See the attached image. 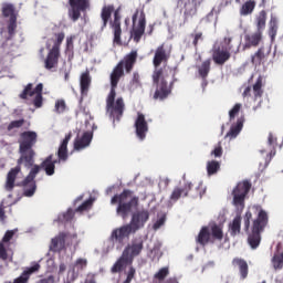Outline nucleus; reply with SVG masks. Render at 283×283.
Returning a JSON list of instances; mask_svg holds the SVG:
<instances>
[{
  "mask_svg": "<svg viewBox=\"0 0 283 283\" xmlns=\"http://www.w3.org/2000/svg\"><path fill=\"white\" fill-rule=\"evenodd\" d=\"M138 59V50H130L125 56L118 61V63L113 67L111 74H109V82H111V90L109 94L106 98V112H108L109 116L113 118H122L124 111H125V102L123 97H117L116 102V95H117V87L118 83L125 74V70L127 73H130Z\"/></svg>",
  "mask_w": 283,
  "mask_h": 283,
  "instance_id": "f257e3e1",
  "label": "nucleus"
},
{
  "mask_svg": "<svg viewBox=\"0 0 283 283\" xmlns=\"http://www.w3.org/2000/svg\"><path fill=\"white\" fill-rule=\"evenodd\" d=\"M170 56L171 52L165 43L158 45L154 53V71L151 74L153 83L156 84L154 98H159V101H165L171 94L174 87L175 80L170 81V83L167 81L169 74L174 72L171 65L168 63Z\"/></svg>",
  "mask_w": 283,
  "mask_h": 283,
  "instance_id": "f03ea898",
  "label": "nucleus"
},
{
  "mask_svg": "<svg viewBox=\"0 0 283 283\" xmlns=\"http://www.w3.org/2000/svg\"><path fill=\"white\" fill-rule=\"evenodd\" d=\"M144 249L145 241L143 237H135L132 239L130 243L123 250L119 259H117V261L112 266V273L117 274L118 272H123L124 268L130 265L127 272V276L123 283H132L133 279L136 276V268L133 266L134 259L136 256H140Z\"/></svg>",
  "mask_w": 283,
  "mask_h": 283,
  "instance_id": "7ed1b4c3",
  "label": "nucleus"
},
{
  "mask_svg": "<svg viewBox=\"0 0 283 283\" xmlns=\"http://www.w3.org/2000/svg\"><path fill=\"white\" fill-rule=\"evenodd\" d=\"M149 219V210H146L145 208L142 210H136V212H133L129 223H126V226H120V228H115V230L112 231L109 241L112 243L123 245L125 243V239H130V234H136L138 230L145 228Z\"/></svg>",
  "mask_w": 283,
  "mask_h": 283,
  "instance_id": "20e7f679",
  "label": "nucleus"
},
{
  "mask_svg": "<svg viewBox=\"0 0 283 283\" xmlns=\"http://www.w3.org/2000/svg\"><path fill=\"white\" fill-rule=\"evenodd\" d=\"M252 219L253 214L250 210H248L243 217L244 230L248 233L249 245L252 248V250H256L262 241V232H264L265 228L269 226L270 217L266 210L261 209L255 219H253V221Z\"/></svg>",
  "mask_w": 283,
  "mask_h": 283,
  "instance_id": "39448f33",
  "label": "nucleus"
},
{
  "mask_svg": "<svg viewBox=\"0 0 283 283\" xmlns=\"http://www.w3.org/2000/svg\"><path fill=\"white\" fill-rule=\"evenodd\" d=\"M139 197L134 195L133 190L125 189L120 195H114L111 199L112 206H117L116 213L122 219H127L133 210L139 207Z\"/></svg>",
  "mask_w": 283,
  "mask_h": 283,
  "instance_id": "423d86ee",
  "label": "nucleus"
},
{
  "mask_svg": "<svg viewBox=\"0 0 283 283\" xmlns=\"http://www.w3.org/2000/svg\"><path fill=\"white\" fill-rule=\"evenodd\" d=\"M36 143V133L24 132L20 139V154L21 157L18 160L19 165H24V167H32L34 165V150L32 146Z\"/></svg>",
  "mask_w": 283,
  "mask_h": 283,
  "instance_id": "0eeeda50",
  "label": "nucleus"
},
{
  "mask_svg": "<svg viewBox=\"0 0 283 283\" xmlns=\"http://www.w3.org/2000/svg\"><path fill=\"white\" fill-rule=\"evenodd\" d=\"M65 39V32L56 33L54 39L46 42V48H52L44 61V67L46 70H56L59 65V48H61V43Z\"/></svg>",
  "mask_w": 283,
  "mask_h": 283,
  "instance_id": "6e6552de",
  "label": "nucleus"
},
{
  "mask_svg": "<svg viewBox=\"0 0 283 283\" xmlns=\"http://www.w3.org/2000/svg\"><path fill=\"white\" fill-rule=\"evenodd\" d=\"M133 21V29L130 31V36L136 43H139L142 36L145 34L146 31V12L144 8H137L132 17Z\"/></svg>",
  "mask_w": 283,
  "mask_h": 283,
  "instance_id": "1a4fd4ad",
  "label": "nucleus"
},
{
  "mask_svg": "<svg viewBox=\"0 0 283 283\" xmlns=\"http://www.w3.org/2000/svg\"><path fill=\"white\" fill-rule=\"evenodd\" d=\"M189 192L191 197L197 198L199 197L202 199V197L206 195V188L202 186V184H198L196 186V190L193 192V184L187 182L185 184L184 188H175L170 195V201H178L180 197H189Z\"/></svg>",
  "mask_w": 283,
  "mask_h": 283,
  "instance_id": "9d476101",
  "label": "nucleus"
},
{
  "mask_svg": "<svg viewBox=\"0 0 283 283\" xmlns=\"http://www.w3.org/2000/svg\"><path fill=\"white\" fill-rule=\"evenodd\" d=\"M252 188V184L248 180L240 181L235 188L232 190V197H233V206L237 208H240L241 210H244L245 208V198L249 195L250 190Z\"/></svg>",
  "mask_w": 283,
  "mask_h": 283,
  "instance_id": "9b49d317",
  "label": "nucleus"
},
{
  "mask_svg": "<svg viewBox=\"0 0 283 283\" xmlns=\"http://www.w3.org/2000/svg\"><path fill=\"white\" fill-rule=\"evenodd\" d=\"M113 12H114V21L112 23L113 28L122 24L120 8H116L115 10L114 3H108V6H103L101 10V19H102L101 30H105V28H107V23L112 19Z\"/></svg>",
  "mask_w": 283,
  "mask_h": 283,
  "instance_id": "f8f14e48",
  "label": "nucleus"
},
{
  "mask_svg": "<svg viewBox=\"0 0 283 283\" xmlns=\"http://www.w3.org/2000/svg\"><path fill=\"white\" fill-rule=\"evenodd\" d=\"M39 171H41V166H33L27 178L22 181L23 196L25 198H32L36 193V181H34V178H36Z\"/></svg>",
  "mask_w": 283,
  "mask_h": 283,
  "instance_id": "ddd939ff",
  "label": "nucleus"
},
{
  "mask_svg": "<svg viewBox=\"0 0 283 283\" xmlns=\"http://www.w3.org/2000/svg\"><path fill=\"white\" fill-rule=\"evenodd\" d=\"M43 84H38L36 87L32 91V84H28L24 91L20 94V98H28L30 96L33 98V105L35 107L43 106Z\"/></svg>",
  "mask_w": 283,
  "mask_h": 283,
  "instance_id": "4468645a",
  "label": "nucleus"
},
{
  "mask_svg": "<svg viewBox=\"0 0 283 283\" xmlns=\"http://www.w3.org/2000/svg\"><path fill=\"white\" fill-rule=\"evenodd\" d=\"M203 3L205 0H177V6H184V21H189L190 17L198 14Z\"/></svg>",
  "mask_w": 283,
  "mask_h": 283,
  "instance_id": "2eb2a0df",
  "label": "nucleus"
},
{
  "mask_svg": "<svg viewBox=\"0 0 283 283\" xmlns=\"http://www.w3.org/2000/svg\"><path fill=\"white\" fill-rule=\"evenodd\" d=\"M134 126L137 138H139L140 142H144L147 136V132H149V124L144 113H137Z\"/></svg>",
  "mask_w": 283,
  "mask_h": 283,
  "instance_id": "dca6fc26",
  "label": "nucleus"
},
{
  "mask_svg": "<svg viewBox=\"0 0 283 283\" xmlns=\"http://www.w3.org/2000/svg\"><path fill=\"white\" fill-rule=\"evenodd\" d=\"M67 233L61 232L60 234L51 239L49 251H52L53 253H63V251L67 249V244L65 243L67 240Z\"/></svg>",
  "mask_w": 283,
  "mask_h": 283,
  "instance_id": "f3484780",
  "label": "nucleus"
},
{
  "mask_svg": "<svg viewBox=\"0 0 283 283\" xmlns=\"http://www.w3.org/2000/svg\"><path fill=\"white\" fill-rule=\"evenodd\" d=\"M231 57V52L221 45H213L212 59L218 65H223Z\"/></svg>",
  "mask_w": 283,
  "mask_h": 283,
  "instance_id": "a211bd4d",
  "label": "nucleus"
},
{
  "mask_svg": "<svg viewBox=\"0 0 283 283\" xmlns=\"http://www.w3.org/2000/svg\"><path fill=\"white\" fill-rule=\"evenodd\" d=\"M23 174H21V167H15L9 171L7 175V181H6V190L12 191L14 189V182L19 185V178H22Z\"/></svg>",
  "mask_w": 283,
  "mask_h": 283,
  "instance_id": "6ab92c4d",
  "label": "nucleus"
},
{
  "mask_svg": "<svg viewBox=\"0 0 283 283\" xmlns=\"http://www.w3.org/2000/svg\"><path fill=\"white\" fill-rule=\"evenodd\" d=\"M91 8L90 0H73V21H77L82 12H87Z\"/></svg>",
  "mask_w": 283,
  "mask_h": 283,
  "instance_id": "aec40b11",
  "label": "nucleus"
},
{
  "mask_svg": "<svg viewBox=\"0 0 283 283\" xmlns=\"http://www.w3.org/2000/svg\"><path fill=\"white\" fill-rule=\"evenodd\" d=\"M93 136V133L87 130V133H84L82 137H77L74 142V150H84L87 148L90 144H92Z\"/></svg>",
  "mask_w": 283,
  "mask_h": 283,
  "instance_id": "412c9836",
  "label": "nucleus"
},
{
  "mask_svg": "<svg viewBox=\"0 0 283 283\" xmlns=\"http://www.w3.org/2000/svg\"><path fill=\"white\" fill-rule=\"evenodd\" d=\"M266 19H268L266 10H260V12L255 17L258 34H260V43L263 39V31L266 28Z\"/></svg>",
  "mask_w": 283,
  "mask_h": 283,
  "instance_id": "4be33fe9",
  "label": "nucleus"
},
{
  "mask_svg": "<svg viewBox=\"0 0 283 283\" xmlns=\"http://www.w3.org/2000/svg\"><path fill=\"white\" fill-rule=\"evenodd\" d=\"M260 34H259V30L256 28L255 32H250L248 34L244 35V44H243V49L248 50L250 48H256L258 45H260Z\"/></svg>",
  "mask_w": 283,
  "mask_h": 283,
  "instance_id": "5701e85b",
  "label": "nucleus"
},
{
  "mask_svg": "<svg viewBox=\"0 0 283 283\" xmlns=\"http://www.w3.org/2000/svg\"><path fill=\"white\" fill-rule=\"evenodd\" d=\"M92 85V76L90 70L82 72L80 76V87L82 94H88V90Z\"/></svg>",
  "mask_w": 283,
  "mask_h": 283,
  "instance_id": "b1692460",
  "label": "nucleus"
},
{
  "mask_svg": "<svg viewBox=\"0 0 283 283\" xmlns=\"http://www.w3.org/2000/svg\"><path fill=\"white\" fill-rule=\"evenodd\" d=\"M88 265L87 259H76V261L73 264V282L78 279L81 274H83L84 270H86Z\"/></svg>",
  "mask_w": 283,
  "mask_h": 283,
  "instance_id": "393cba45",
  "label": "nucleus"
},
{
  "mask_svg": "<svg viewBox=\"0 0 283 283\" xmlns=\"http://www.w3.org/2000/svg\"><path fill=\"white\" fill-rule=\"evenodd\" d=\"M268 56L269 53L265 52L264 45H261V48H259L256 52L252 54L251 61L253 65H262V63H265V61H268Z\"/></svg>",
  "mask_w": 283,
  "mask_h": 283,
  "instance_id": "a878e982",
  "label": "nucleus"
},
{
  "mask_svg": "<svg viewBox=\"0 0 283 283\" xmlns=\"http://www.w3.org/2000/svg\"><path fill=\"white\" fill-rule=\"evenodd\" d=\"M196 241L200 245H207L208 243H211L212 240H211V230H210V228H208L207 226L201 228Z\"/></svg>",
  "mask_w": 283,
  "mask_h": 283,
  "instance_id": "bb28decb",
  "label": "nucleus"
},
{
  "mask_svg": "<svg viewBox=\"0 0 283 283\" xmlns=\"http://www.w3.org/2000/svg\"><path fill=\"white\" fill-rule=\"evenodd\" d=\"M241 223L242 217L240 214H237L231 223H229V233L231 237H238L239 234H241Z\"/></svg>",
  "mask_w": 283,
  "mask_h": 283,
  "instance_id": "cd10ccee",
  "label": "nucleus"
},
{
  "mask_svg": "<svg viewBox=\"0 0 283 283\" xmlns=\"http://www.w3.org/2000/svg\"><path fill=\"white\" fill-rule=\"evenodd\" d=\"M210 234H211L210 243H214V241H222L224 237L222 226H218L217 223H213L210 227Z\"/></svg>",
  "mask_w": 283,
  "mask_h": 283,
  "instance_id": "c85d7f7f",
  "label": "nucleus"
},
{
  "mask_svg": "<svg viewBox=\"0 0 283 283\" xmlns=\"http://www.w3.org/2000/svg\"><path fill=\"white\" fill-rule=\"evenodd\" d=\"M70 138L71 136L67 135L59 147V150H57L59 163H65V160H67V143H70Z\"/></svg>",
  "mask_w": 283,
  "mask_h": 283,
  "instance_id": "c756f323",
  "label": "nucleus"
},
{
  "mask_svg": "<svg viewBox=\"0 0 283 283\" xmlns=\"http://www.w3.org/2000/svg\"><path fill=\"white\" fill-rule=\"evenodd\" d=\"M59 163V160L54 159V157L49 156L43 163L42 167L46 174V176H54V168L55 164Z\"/></svg>",
  "mask_w": 283,
  "mask_h": 283,
  "instance_id": "7c9ffc66",
  "label": "nucleus"
},
{
  "mask_svg": "<svg viewBox=\"0 0 283 283\" xmlns=\"http://www.w3.org/2000/svg\"><path fill=\"white\" fill-rule=\"evenodd\" d=\"M263 94H264L263 76L260 74V76H258V78L253 85L254 101H256V98H262Z\"/></svg>",
  "mask_w": 283,
  "mask_h": 283,
  "instance_id": "2f4dec72",
  "label": "nucleus"
},
{
  "mask_svg": "<svg viewBox=\"0 0 283 283\" xmlns=\"http://www.w3.org/2000/svg\"><path fill=\"white\" fill-rule=\"evenodd\" d=\"M14 235V231H7L2 242L0 243V258L1 260H7L8 254L6 253V243L10 242L12 240V237Z\"/></svg>",
  "mask_w": 283,
  "mask_h": 283,
  "instance_id": "473e14b6",
  "label": "nucleus"
},
{
  "mask_svg": "<svg viewBox=\"0 0 283 283\" xmlns=\"http://www.w3.org/2000/svg\"><path fill=\"white\" fill-rule=\"evenodd\" d=\"M244 123V117H239L235 124H232L230 130L227 133V136L230 138H235L240 134Z\"/></svg>",
  "mask_w": 283,
  "mask_h": 283,
  "instance_id": "72a5a7b5",
  "label": "nucleus"
},
{
  "mask_svg": "<svg viewBox=\"0 0 283 283\" xmlns=\"http://www.w3.org/2000/svg\"><path fill=\"white\" fill-rule=\"evenodd\" d=\"M211 70V59L202 61L201 65H198V72L201 78L207 80V76Z\"/></svg>",
  "mask_w": 283,
  "mask_h": 283,
  "instance_id": "f704fd0d",
  "label": "nucleus"
},
{
  "mask_svg": "<svg viewBox=\"0 0 283 283\" xmlns=\"http://www.w3.org/2000/svg\"><path fill=\"white\" fill-rule=\"evenodd\" d=\"M233 265H238L240 270V274L242 279H247L249 274V265L244 259H233L232 261Z\"/></svg>",
  "mask_w": 283,
  "mask_h": 283,
  "instance_id": "c9c22d12",
  "label": "nucleus"
},
{
  "mask_svg": "<svg viewBox=\"0 0 283 283\" xmlns=\"http://www.w3.org/2000/svg\"><path fill=\"white\" fill-rule=\"evenodd\" d=\"M233 265H238L240 270V274L242 279H247L249 274V265L244 259H233L232 261Z\"/></svg>",
  "mask_w": 283,
  "mask_h": 283,
  "instance_id": "e433bc0d",
  "label": "nucleus"
},
{
  "mask_svg": "<svg viewBox=\"0 0 283 283\" xmlns=\"http://www.w3.org/2000/svg\"><path fill=\"white\" fill-rule=\"evenodd\" d=\"M10 198H12V196L9 195V197L7 199H3L1 205H0V220H1V222H6V209H8V207H12V205H14V201H12Z\"/></svg>",
  "mask_w": 283,
  "mask_h": 283,
  "instance_id": "4c0bfd02",
  "label": "nucleus"
},
{
  "mask_svg": "<svg viewBox=\"0 0 283 283\" xmlns=\"http://www.w3.org/2000/svg\"><path fill=\"white\" fill-rule=\"evenodd\" d=\"M255 6H256V1L255 0L244 1V3H242V6L240 8V13L244 14V15L252 14Z\"/></svg>",
  "mask_w": 283,
  "mask_h": 283,
  "instance_id": "58836bf2",
  "label": "nucleus"
},
{
  "mask_svg": "<svg viewBox=\"0 0 283 283\" xmlns=\"http://www.w3.org/2000/svg\"><path fill=\"white\" fill-rule=\"evenodd\" d=\"M277 30H279V21L276 19V17H271L270 18V23H269V34L272 39V41H274L276 34H277Z\"/></svg>",
  "mask_w": 283,
  "mask_h": 283,
  "instance_id": "ea45409f",
  "label": "nucleus"
},
{
  "mask_svg": "<svg viewBox=\"0 0 283 283\" xmlns=\"http://www.w3.org/2000/svg\"><path fill=\"white\" fill-rule=\"evenodd\" d=\"M2 14L3 17H7L10 19V21L17 20V12L14 11V6L10 4V3H6L2 7Z\"/></svg>",
  "mask_w": 283,
  "mask_h": 283,
  "instance_id": "a19ab883",
  "label": "nucleus"
},
{
  "mask_svg": "<svg viewBox=\"0 0 283 283\" xmlns=\"http://www.w3.org/2000/svg\"><path fill=\"white\" fill-rule=\"evenodd\" d=\"M57 221L62 224H72V208H69L67 210L61 212L57 216Z\"/></svg>",
  "mask_w": 283,
  "mask_h": 283,
  "instance_id": "79ce46f5",
  "label": "nucleus"
},
{
  "mask_svg": "<svg viewBox=\"0 0 283 283\" xmlns=\"http://www.w3.org/2000/svg\"><path fill=\"white\" fill-rule=\"evenodd\" d=\"M93 206H94V199L92 198L87 199L75 209V212H80V214H83L84 212H88L90 210H92Z\"/></svg>",
  "mask_w": 283,
  "mask_h": 283,
  "instance_id": "37998d69",
  "label": "nucleus"
},
{
  "mask_svg": "<svg viewBox=\"0 0 283 283\" xmlns=\"http://www.w3.org/2000/svg\"><path fill=\"white\" fill-rule=\"evenodd\" d=\"M221 168V164L219 161H208L207 164V172L209 175V177H211L212 175H217V172H219Z\"/></svg>",
  "mask_w": 283,
  "mask_h": 283,
  "instance_id": "c03bdc74",
  "label": "nucleus"
},
{
  "mask_svg": "<svg viewBox=\"0 0 283 283\" xmlns=\"http://www.w3.org/2000/svg\"><path fill=\"white\" fill-rule=\"evenodd\" d=\"M169 276V268H161L154 274V279L158 281V283H166L165 279Z\"/></svg>",
  "mask_w": 283,
  "mask_h": 283,
  "instance_id": "a18cd8bd",
  "label": "nucleus"
},
{
  "mask_svg": "<svg viewBox=\"0 0 283 283\" xmlns=\"http://www.w3.org/2000/svg\"><path fill=\"white\" fill-rule=\"evenodd\" d=\"M272 265H273L274 270L283 269V252L281 254H275L272 258Z\"/></svg>",
  "mask_w": 283,
  "mask_h": 283,
  "instance_id": "49530a36",
  "label": "nucleus"
},
{
  "mask_svg": "<svg viewBox=\"0 0 283 283\" xmlns=\"http://www.w3.org/2000/svg\"><path fill=\"white\" fill-rule=\"evenodd\" d=\"M114 43H117L118 45H122L123 41H122V24L114 27Z\"/></svg>",
  "mask_w": 283,
  "mask_h": 283,
  "instance_id": "de8ad7c7",
  "label": "nucleus"
},
{
  "mask_svg": "<svg viewBox=\"0 0 283 283\" xmlns=\"http://www.w3.org/2000/svg\"><path fill=\"white\" fill-rule=\"evenodd\" d=\"M142 76L139 72H133V77L130 80V86L132 87H142Z\"/></svg>",
  "mask_w": 283,
  "mask_h": 283,
  "instance_id": "09e8293b",
  "label": "nucleus"
},
{
  "mask_svg": "<svg viewBox=\"0 0 283 283\" xmlns=\"http://www.w3.org/2000/svg\"><path fill=\"white\" fill-rule=\"evenodd\" d=\"M17 30V20L12 19L10 20L9 22V25H8V36L7 39H12V36H14V31Z\"/></svg>",
  "mask_w": 283,
  "mask_h": 283,
  "instance_id": "8fccbe9b",
  "label": "nucleus"
},
{
  "mask_svg": "<svg viewBox=\"0 0 283 283\" xmlns=\"http://www.w3.org/2000/svg\"><path fill=\"white\" fill-rule=\"evenodd\" d=\"M192 36V44L195 45V48H198L199 42L203 41L205 36H203V32H195L191 34Z\"/></svg>",
  "mask_w": 283,
  "mask_h": 283,
  "instance_id": "3c124183",
  "label": "nucleus"
},
{
  "mask_svg": "<svg viewBox=\"0 0 283 283\" xmlns=\"http://www.w3.org/2000/svg\"><path fill=\"white\" fill-rule=\"evenodd\" d=\"M241 107H242V104H235L233 106V108H231V111L229 112L230 120H233V118H235V116H238Z\"/></svg>",
  "mask_w": 283,
  "mask_h": 283,
  "instance_id": "603ef678",
  "label": "nucleus"
},
{
  "mask_svg": "<svg viewBox=\"0 0 283 283\" xmlns=\"http://www.w3.org/2000/svg\"><path fill=\"white\" fill-rule=\"evenodd\" d=\"M55 111L57 112V114H63V112H65V101L59 99L55 103Z\"/></svg>",
  "mask_w": 283,
  "mask_h": 283,
  "instance_id": "864d4df0",
  "label": "nucleus"
},
{
  "mask_svg": "<svg viewBox=\"0 0 283 283\" xmlns=\"http://www.w3.org/2000/svg\"><path fill=\"white\" fill-rule=\"evenodd\" d=\"M211 155L214 157H222L223 155V149H222V144L219 142L218 146H216L214 150L211 151Z\"/></svg>",
  "mask_w": 283,
  "mask_h": 283,
  "instance_id": "5fc2aeb1",
  "label": "nucleus"
},
{
  "mask_svg": "<svg viewBox=\"0 0 283 283\" xmlns=\"http://www.w3.org/2000/svg\"><path fill=\"white\" fill-rule=\"evenodd\" d=\"M165 217H160L155 223H154V230H159L161 226H165Z\"/></svg>",
  "mask_w": 283,
  "mask_h": 283,
  "instance_id": "6e6d98bb",
  "label": "nucleus"
},
{
  "mask_svg": "<svg viewBox=\"0 0 283 283\" xmlns=\"http://www.w3.org/2000/svg\"><path fill=\"white\" fill-rule=\"evenodd\" d=\"M71 45H72V36L66 39V51H65V54L69 56V61H70V59H72V53H70Z\"/></svg>",
  "mask_w": 283,
  "mask_h": 283,
  "instance_id": "4d7b16f0",
  "label": "nucleus"
},
{
  "mask_svg": "<svg viewBox=\"0 0 283 283\" xmlns=\"http://www.w3.org/2000/svg\"><path fill=\"white\" fill-rule=\"evenodd\" d=\"M23 125V119L14 120L9 125V129H14V127H21Z\"/></svg>",
  "mask_w": 283,
  "mask_h": 283,
  "instance_id": "13d9d810",
  "label": "nucleus"
},
{
  "mask_svg": "<svg viewBox=\"0 0 283 283\" xmlns=\"http://www.w3.org/2000/svg\"><path fill=\"white\" fill-rule=\"evenodd\" d=\"M276 144H277L276 137H274V135H272V133H270V135H269V145L273 146V148H275Z\"/></svg>",
  "mask_w": 283,
  "mask_h": 283,
  "instance_id": "bf43d9fd",
  "label": "nucleus"
},
{
  "mask_svg": "<svg viewBox=\"0 0 283 283\" xmlns=\"http://www.w3.org/2000/svg\"><path fill=\"white\" fill-rule=\"evenodd\" d=\"M231 41H232L231 36H224V43L227 45L226 50H228L229 52L230 50H232Z\"/></svg>",
  "mask_w": 283,
  "mask_h": 283,
  "instance_id": "052dcab7",
  "label": "nucleus"
},
{
  "mask_svg": "<svg viewBox=\"0 0 283 283\" xmlns=\"http://www.w3.org/2000/svg\"><path fill=\"white\" fill-rule=\"evenodd\" d=\"M84 283H96V279L93 274H88Z\"/></svg>",
  "mask_w": 283,
  "mask_h": 283,
  "instance_id": "680f3d73",
  "label": "nucleus"
},
{
  "mask_svg": "<svg viewBox=\"0 0 283 283\" xmlns=\"http://www.w3.org/2000/svg\"><path fill=\"white\" fill-rule=\"evenodd\" d=\"M38 283H54V277L52 275L48 276L46 279H42Z\"/></svg>",
  "mask_w": 283,
  "mask_h": 283,
  "instance_id": "e2e57ef3",
  "label": "nucleus"
},
{
  "mask_svg": "<svg viewBox=\"0 0 283 283\" xmlns=\"http://www.w3.org/2000/svg\"><path fill=\"white\" fill-rule=\"evenodd\" d=\"M251 85H248L243 91V96H251Z\"/></svg>",
  "mask_w": 283,
  "mask_h": 283,
  "instance_id": "0e129e2a",
  "label": "nucleus"
},
{
  "mask_svg": "<svg viewBox=\"0 0 283 283\" xmlns=\"http://www.w3.org/2000/svg\"><path fill=\"white\" fill-rule=\"evenodd\" d=\"M165 283H178V279H176V276H172L170 279H167Z\"/></svg>",
  "mask_w": 283,
  "mask_h": 283,
  "instance_id": "69168bd1",
  "label": "nucleus"
},
{
  "mask_svg": "<svg viewBox=\"0 0 283 283\" xmlns=\"http://www.w3.org/2000/svg\"><path fill=\"white\" fill-rule=\"evenodd\" d=\"M265 6H266V0H262V1L260 2V8H265Z\"/></svg>",
  "mask_w": 283,
  "mask_h": 283,
  "instance_id": "338daca9",
  "label": "nucleus"
},
{
  "mask_svg": "<svg viewBox=\"0 0 283 283\" xmlns=\"http://www.w3.org/2000/svg\"><path fill=\"white\" fill-rule=\"evenodd\" d=\"M65 271V264H60V273H63Z\"/></svg>",
  "mask_w": 283,
  "mask_h": 283,
  "instance_id": "774afa93",
  "label": "nucleus"
}]
</instances>
